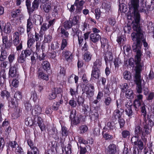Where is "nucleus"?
<instances>
[{
    "label": "nucleus",
    "instance_id": "nucleus-54",
    "mask_svg": "<svg viewBox=\"0 0 154 154\" xmlns=\"http://www.w3.org/2000/svg\"><path fill=\"white\" fill-rule=\"evenodd\" d=\"M56 97V94L55 93L53 90L49 94L48 96V98L50 100H52L54 99Z\"/></svg>",
    "mask_w": 154,
    "mask_h": 154
},
{
    "label": "nucleus",
    "instance_id": "nucleus-56",
    "mask_svg": "<svg viewBox=\"0 0 154 154\" xmlns=\"http://www.w3.org/2000/svg\"><path fill=\"white\" fill-rule=\"evenodd\" d=\"M19 82L18 80L17 79H14L12 81L11 85L14 87L17 88Z\"/></svg>",
    "mask_w": 154,
    "mask_h": 154
},
{
    "label": "nucleus",
    "instance_id": "nucleus-37",
    "mask_svg": "<svg viewBox=\"0 0 154 154\" xmlns=\"http://www.w3.org/2000/svg\"><path fill=\"white\" fill-rule=\"evenodd\" d=\"M101 61L100 59H97L94 63L93 69H99L101 65Z\"/></svg>",
    "mask_w": 154,
    "mask_h": 154
},
{
    "label": "nucleus",
    "instance_id": "nucleus-43",
    "mask_svg": "<svg viewBox=\"0 0 154 154\" xmlns=\"http://www.w3.org/2000/svg\"><path fill=\"white\" fill-rule=\"evenodd\" d=\"M18 62L22 63L24 62L25 60V58L24 57V54L22 53L20 55L17 59Z\"/></svg>",
    "mask_w": 154,
    "mask_h": 154
},
{
    "label": "nucleus",
    "instance_id": "nucleus-20",
    "mask_svg": "<svg viewBox=\"0 0 154 154\" xmlns=\"http://www.w3.org/2000/svg\"><path fill=\"white\" fill-rule=\"evenodd\" d=\"M116 146L114 144H110L107 149V153L109 154H115L116 152Z\"/></svg>",
    "mask_w": 154,
    "mask_h": 154
},
{
    "label": "nucleus",
    "instance_id": "nucleus-28",
    "mask_svg": "<svg viewBox=\"0 0 154 154\" xmlns=\"http://www.w3.org/2000/svg\"><path fill=\"white\" fill-rule=\"evenodd\" d=\"M32 4V7L29 10V14H31L35 10L38 9L39 6L38 0H34Z\"/></svg>",
    "mask_w": 154,
    "mask_h": 154
},
{
    "label": "nucleus",
    "instance_id": "nucleus-3",
    "mask_svg": "<svg viewBox=\"0 0 154 154\" xmlns=\"http://www.w3.org/2000/svg\"><path fill=\"white\" fill-rule=\"evenodd\" d=\"M134 51L137 52V54L135 58L137 67L136 74L137 72L140 73V71L143 66V64L140 63V57L142 55V52L141 51V49H138V48L136 49V51Z\"/></svg>",
    "mask_w": 154,
    "mask_h": 154
},
{
    "label": "nucleus",
    "instance_id": "nucleus-31",
    "mask_svg": "<svg viewBox=\"0 0 154 154\" xmlns=\"http://www.w3.org/2000/svg\"><path fill=\"white\" fill-rule=\"evenodd\" d=\"M92 55L88 51L85 52L83 55V58L84 60L86 62L89 61L91 59Z\"/></svg>",
    "mask_w": 154,
    "mask_h": 154
},
{
    "label": "nucleus",
    "instance_id": "nucleus-11",
    "mask_svg": "<svg viewBox=\"0 0 154 154\" xmlns=\"http://www.w3.org/2000/svg\"><path fill=\"white\" fill-rule=\"evenodd\" d=\"M123 112V110L122 109H120V110L116 109L113 112V116L112 117L113 119V120L114 119L115 120H117L118 119H120Z\"/></svg>",
    "mask_w": 154,
    "mask_h": 154
},
{
    "label": "nucleus",
    "instance_id": "nucleus-27",
    "mask_svg": "<svg viewBox=\"0 0 154 154\" xmlns=\"http://www.w3.org/2000/svg\"><path fill=\"white\" fill-rule=\"evenodd\" d=\"M100 73L99 69H93L92 71L91 77L96 79H98L100 76Z\"/></svg>",
    "mask_w": 154,
    "mask_h": 154
},
{
    "label": "nucleus",
    "instance_id": "nucleus-45",
    "mask_svg": "<svg viewBox=\"0 0 154 154\" xmlns=\"http://www.w3.org/2000/svg\"><path fill=\"white\" fill-rule=\"evenodd\" d=\"M134 106L135 108V110H138L140 106V102L139 100H136L134 101Z\"/></svg>",
    "mask_w": 154,
    "mask_h": 154
},
{
    "label": "nucleus",
    "instance_id": "nucleus-49",
    "mask_svg": "<svg viewBox=\"0 0 154 154\" xmlns=\"http://www.w3.org/2000/svg\"><path fill=\"white\" fill-rule=\"evenodd\" d=\"M11 100L9 102V105L12 108H15L17 106V103L14 99L11 98Z\"/></svg>",
    "mask_w": 154,
    "mask_h": 154
},
{
    "label": "nucleus",
    "instance_id": "nucleus-64",
    "mask_svg": "<svg viewBox=\"0 0 154 154\" xmlns=\"http://www.w3.org/2000/svg\"><path fill=\"white\" fill-rule=\"evenodd\" d=\"M31 98L34 102H36L38 100L37 95L35 92H34L31 96Z\"/></svg>",
    "mask_w": 154,
    "mask_h": 154
},
{
    "label": "nucleus",
    "instance_id": "nucleus-48",
    "mask_svg": "<svg viewBox=\"0 0 154 154\" xmlns=\"http://www.w3.org/2000/svg\"><path fill=\"white\" fill-rule=\"evenodd\" d=\"M77 101L79 106H82L84 103V99L81 96H79L78 97Z\"/></svg>",
    "mask_w": 154,
    "mask_h": 154
},
{
    "label": "nucleus",
    "instance_id": "nucleus-4",
    "mask_svg": "<svg viewBox=\"0 0 154 154\" xmlns=\"http://www.w3.org/2000/svg\"><path fill=\"white\" fill-rule=\"evenodd\" d=\"M69 118L71 120V125H77L80 122L81 117L77 114L75 110H72L70 112Z\"/></svg>",
    "mask_w": 154,
    "mask_h": 154
},
{
    "label": "nucleus",
    "instance_id": "nucleus-16",
    "mask_svg": "<svg viewBox=\"0 0 154 154\" xmlns=\"http://www.w3.org/2000/svg\"><path fill=\"white\" fill-rule=\"evenodd\" d=\"M31 19L30 17L27 20L26 24V32L27 35L32 34L31 33V31L32 29L33 25L31 21Z\"/></svg>",
    "mask_w": 154,
    "mask_h": 154
},
{
    "label": "nucleus",
    "instance_id": "nucleus-9",
    "mask_svg": "<svg viewBox=\"0 0 154 154\" xmlns=\"http://www.w3.org/2000/svg\"><path fill=\"white\" fill-rule=\"evenodd\" d=\"M17 64H15L13 66H11L9 69V77H18V75L17 74Z\"/></svg>",
    "mask_w": 154,
    "mask_h": 154
},
{
    "label": "nucleus",
    "instance_id": "nucleus-55",
    "mask_svg": "<svg viewBox=\"0 0 154 154\" xmlns=\"http://www.w3.org/2000/svg\"><path fill=\"white\" fill-rule=\"evenodd\" d=\"M130 135V133L128 131L124 130L122 132V136L123 138H125L129 137Z\"/></svg>",
    "mask_w": 154,
    "mask_h": 154
},
{
    "label": "nucleus",
    "instance_id": "nucleus-12",
    "mask_svg": "<svg viewBox=\"0 0 154 154\" xmlns=\"http://www.w3.org/2000/svg\"><path fill=\"white\" fill-rule=\"evenodd\" d=\"M89 38L92 42L96 43L101 38V36L99 34L91 33L89 35Z\"/></svg>",
    "mask_w": 154,
    "mask_h": 154
},
{
    "label": "nucleus",
    "instance_id": "nucleus-19",
    "mask_svg": "<svg viewBox=\"0 0 154 154\" xmlns=\"http://www.w3.org/2000/svg\"><path fill=\"white\" fill-rule=\"evenodd\" d=\"M42 107L38 105H35L34 109L32 110V113L35 116L41 114Z\"/></svg>",
    "mask_w": 154,
    "mask_h": 154
},
{
    "label": "nucleus",
    "instance_id": "nucleus-5",
    "mask_svg": "<svg viewBox=\"0 0 154 154\" xmlns=\"http://www.w3.org/2000/svg\"><path fill=\"white\" fill-rule=\"evenodd\" d=\"M134 80L137 85L136 88L137 92L139 93H141L142 90L141 85L142 79L140 76V74L138 72H137L135 74Z\"/></svg>",
    "mask_w": 154,
    "mask_h": 154
},
{
    "label": "nucleus",
    "instance_id": "nucleus-34",
    "mask_svg": "<svg viewBox=\"0 0 154 154\" xmlns=\"http://www.w3.org/2000/svg\"><path fill=\"white\" fill-rule=\"evenodd\" d=\"M126 97L128 99H132L134 97L133 91L131 89H128L126 91Z\"/></svg>",
    "mask_w": 154,
    "mask_h": 154
},
{
    "label": "nucleus",
    "instance_id": "nucleus-41",
    "mask_svg": "<svg viewBox=\"0 0 154 154\" xmlns=\"http://www.w3.org/2000/svg\"><path fill=\"white\" fill-rule=\"evenodd\" d=\"M61 134L63 136L66 137L69 134V131L65 127H62Z\"/></svg>",
    "mask_w": 154,
    "mask_h": 154
},
{
    "label": "nucleus",
    "instance_id": "nucleus-36",
    "mask_svg": "<svg viewBox=\"0 0 154 154\" xmlns=\"http://www.w3.org/2000/svg\"><path fill=\"white\" fill-rule=\"evenodd\" d=\"M1 95L3 98L6 97L8 100H10V93L6 91H3L1 93Z\"/></svg>",
    "mask_w": 154,
    "mask_h": 154
},
{
    "label": "nucleus",
    "instance_id": "nucleus-17",
    "mask_svg": "<svg viewBox=\"0 0 154 154\" xmlns=\"http://www.w3.org/2000/svg\"><path fill=\"white\" fill-rule=\"evenodd\" d=\"M27 35V47L30 48L33 45L35 42V40L33 38V35L32 34L29 35L28 34V35Z\"/></svg>",
    "mask_w": 154,
    "mask_h": 154
},
{
    "label": "nucleus",
    "instance_id": "nucleus-42",
    "mask_svg": "<svg viewBox=\"0 0 154 154\" xmlns=\"http://www.w3.org/2000/svg\"><path fill=\"white\" fill-rule=\"evenodd\" d=\"M66 71L64 68H61L58 73V77L60 78H63L65 75Z\"/></svg>",
    "mask_w": 154,
    "mask_h": 154
},
{
    "label": "nucleus",
    "instance_id": "nucleus-46",
    "mask_svg": "<svg viewBox=\"0 0 154 154\" xmlns=\"http://www.w3.org/2000/svg\"><path fill=\"white\" fill-rule=\"evenodd\" d=\"M100 42L102 48H104L105 46H107L108 41L106 39L103 38H100Z\"/></svg>",
    "mask_w": 154,
    "mask_h": 154
},
{
    "label": "nucleus",
    "instance_id": "nucleus-44",
    "mask_svg": "<svg viewBox=\"0 0 154 154\" xmlns=\"http://www.w3.org/2000/svg\"><path fill=\"white\" fill-rule=\"evenodd\" d=\"M128 85L126 83H124L123 84L120 85V88L122 92H124L127 90V89L128 88Z\"/></svg>",
    "mask_w": 154,
    "mask_h": 154
},
{
    "label": "nucleus",
    "instance_id": "nucleus-52",
    "mask_svg": "<svg viewBox=\"0 0 154 154\" xmlns=\"http://www.w3.org/2000/svg\"><path fill=\"white\" fill-rule=\"evenodd\" d=\"M139 136L136 135L132 137L131 140V141L132 143H134V145H137V142L138 141V137Z\"/></svg>",
    "mask_w": 154,
    "mask_h": 154
},
{
    "label": "nucleus",
    "instance_id": "nucleus-63",
    "mask_svg": "<svg viewBox=\"0 0 154 154\" xmlns=\"http://www.w3.org/2000/svg\"><path fill=\"white\" fill-rule=\"evenodd\" d=\"M112 100L110 97H107L105 99L104 103L106 106L109 105L111 102Z\"/></svg>",
    "mask_w": 154,
    "mask_h": 154
},
{
    "label": "nucleus",
    "instance_id": "nucleus-2",
    "mask_svg": "<svg viewBox=\"0 0 154 154\" xmlns=\"http://www.w3.org/2000/svg\"><path fill=\"white\" fill-rule=\"evenodd\" d=\"M19 34L17 32H16L13 34V43L14 45L16 46L17 51L21 50L22 48V43L20 41Z\"/></svg>",
    "mask_w": 154,
    "mask_h": 154
},
{
    "label": "nucleus",
    "instance_id": "nucleus-15",
    "mask_svg": "<svg viewBox=\"0 0 154 154\" xmlns=\"http://www.w3.org/2000/svg\"><path fill=\"white\" fill-rule=\"evenodd\" d=\"M38 126L40 128L42 131H43L45 129V125L44 124L43 120L40 116H38L36 121Z\"/></svg>",
    "mask_w": 154,
    "mask_h": 154
},
{
    "label": "nucleus",
    "instance_id": "nucleus-60",
    "mask_svg": "<svg viewBox=\"0 0 154 154\" xmlns=\"http://www.w3.org/2000/svg\"><path fill=\"white\" fill-rule=\"evenodd\" d=\"M118 122L120 125V128H122L124 127L125 124V120L123 119L120 118L119 119Z\"/></svg>",
    "mask_w": 154,
    "mask_h": 154
},
{
    "label": "nucleus",
    "instance_id": "nucleus-10",
    "mask_svg": "<svg viewBox=\"0 0 154 154\" xmlns=\"http://www.w3.org/2000/svg\"><path fill=\"white\" fill-rule=\"evenodd\" d=\"M153 126H150L149 125H145L143 127L144 131H143L142 136L143 137H147L149 135H150L151 132L152 127Z\"/></svg>",
    "mask_w": 154,
    "mask_h": 154
},
{
    "label": "nucleus",
    "instance_id": "nucleus-7",
    "mask_svg": "<svg viewBox=\"0 0 154 154\" xmlns=\"http://www.w3.org/2000/svg\"><path fill=\"white\" fill-rule=\"evenodd\" d=\"M84 3L85 2L84 1H79V0H75L74 3V5L76 7L75 11V14H79L81 13Z\"/></svg>",
    "mask_w": 154,
    "mask_h": 154
},
{
    "label": "nucleus",
    "instance_id": "nucleus-53",
    "mask_svg": "<svg viewBox=\"0 0 154 154\" xmlns=\"http://www.w3.org/2000/svg\"><path fill=\"white\" fill-rule=\"evenodd\" d=\"M25 123L26 125L31 126L33 124L32 119L30 117L26 119Z\"/></svg>",
    "mask_w": 154,
    "mask_h": 154
},
{
    "label": "nucleus",
    "instance_id": "nucleus-23",
    "mask_svg": "<svg viewBox=\"0 0 154 154\" xmlns=\"http://www.w3.org/2000/svg\"><path fill=\"white\" fill-rule=\"evenodd\" d=\"M28 144L32 150H33L34 154H38L39 151L37 148L34 146L31 140L29 139L27 141Z\"/></svg>",
    "mask_w": 154,
    "mask_h": 154
},
{
    "label": "nucleus",
    "instance_id": "nucleus-33",
    "mask_svg": "<svg viewBox=\"0 0 154 154\" xmlns=\"http://www.w3.org/2000/svg\"><path fill=\"white\" fill-rule=\"evenodd\" d=\"M125 111L129 118H131L133 117H134L135 116V114L133 112L132 109H125Z\"/></svg>",
    "mask_w": 154,
    "mask_h": 154
},
{
    "label": "nucleus",
    "instance_id": "nucleus-40",
    "mask_svg": "<svg viewBox=\"0 0 154 154\" xmlns=\"http://www.w3.org/2000/svg\"><path fill=\"white\" fill-rule=\"evenodd\" d=\"M123 76L124 79L127 80H130L131 78V74L127 71H126L124 72Z\"/></svg>",
    "mask_w": 154,
    "mask_h": 154
},
{
    "label": "nucleus",
    "instance_id": "nucleus-38",
    "mask_svg": "<svg viewBox=\"0 0 154 154\" xmlns=\"http://www.w3.org/2000/svg\"><path fill=\"white\" fill-rule=\"evenodd\" d=\"M114 64L115 68H118L121 64V60L119 58H116L114 59Z\"/></svg>",
    "mask_w": 154,
    "mask_h": 154
},
{
    "label": "nucleus",
    "instance_id": "nucleus-39",
    "mask_svg": "<svg viewBox=\"0 0 154 154\" xmlns=\"http://www.w3.org/2000/svg\"><path fill=\"white\" fill-rule=\"evenodd\" d=\"M63 26L66 29H69L71 28L72 25L71 23L69 20H66L63 24Z\"/></svg>",
    "mask_w": 154,
    "mask_h": 154
},
{
    "label": "nucleus",
    "instance_id": "nucleus-35",
    "mask_svg": "<svg viewBox=\"0 0 154 154\" xmlns=\"http://www.w3.org/2000/svg\"><path fill=\"white\" fill-rule=\"evenodd\" d=\"M20 10L19 9H17L11 12V16L12 17L15 18L18 17L20 14Z\"/></svg>",
    "mask_w": 154,
    "mask_h": 154
},
{
    "label": "nucleus",
    "instance_id": "nucleus-13",
    "mask_svg": "<svg viewBox=\"0 0 154 154\" xmlns=\"http://www.w3.org/2000/svg\"><path fill=\"white\" fill-rule=\"evenodd\" d=\"M114 129L115 126L114 122H109L103 128V132H106L107 130H113Z\"/></svg>",
    "mask_w": 154,
    "mask_h": 154
},
{
    "label": "nucleus",
    "instance_id": "nucleus-6",
    "mask_svg": "<svg viewBox=\"0 0 154 154\" xmlns=\"http://www.w3.org/2000/svg\"><path fill=\"white\" fill-rule=\"evenodd\" d=\"M132 0H131L130 2L129 3V8L130 9H133L134 12V15H135V11H134V8L131 7H130L129 6V4L131 3V2ZM138 1V6L137 8V11H136L137 12L139 15V17H140V14L138 12V8L139 7V0H137ZM144 0H140V6L139 7V11H140L141 12H146V9L145 8L146 7V5L145 4H144L143 2H144ZM133 21H134V20Z\"/></svg>",
    "mask_w": 154,
    "mask_h": 154
},
{
    "label": "nucleus",
    "instance_id": "nucleus-26",
    "mask_svg": "<svg viewBox=\"0 0 154 154\" xmlns=\"http://www.w3.org/2000/svg\"><path fill=\"white\" fill-rule=\"evenodd\" d=\"M79 16L76 15L73 17L71 16L69 20L72 25H76L79 23Z\"/></svg>",
    "mask_w": 154,
    "mask_h": 154
},
{
    "label": "nucleus",
    "instance_id": "nucleus-57",
    "mask_svg": "<svg viewBox=\"0 0 154 154\" xmlns=\"http://www.w3.org/2000/svg\"><path fill=\"white\" fill-rule=\"evenodd\" d=\"M15 152L17 154H23V151L22 148L18 146L16 149H15Z\"/></svg>",
    "mask_w": 154,
    "mask_h": 154
},
{
    "label": "nucleus",
    "instance_id": "nucleus-47",
    "mask_svg": "<svg viewBox=\"0 0 154 154\" xmlns=\"http://www.w3.org/2000/svg\"><path fill=\"white\" fill-rule=\"evenodd\" d=\"M14 97L17 100H20L22 97L21 93L19 91H17L15 93Z\"/></svg>",
    "mask_w": 154,
    "mask_h": 154
},
{
    "label": "nucleus",
    "instance_id": "nucleus-1",
    "mask_svg": "<svg viewBox=\"0 0 154 154\" xmlns=\"http://www.w3.org/2000/svg\"><path fill=\"white\" fill-rule=\"evenodd\" d=\"M130 7L134 8L135 11L134 21L132 22V28L136 32H133L131 34L132 40L135 42L132 46L133 51H136V49H141L142 45L141 40L144 38L143 35L140 24V17L139 14L136 11L138 6L137 0H132L129 4Z\"/></svg>",
    "mask_w": 154,
    "mask_h": 154
},
{
    "label": "nucleus",
    "instance_id": "nucleus-61",
    "mask_svg": "<svg viewBox=\"0 0 154 154\" xmlns=\"http://www.w3.org/2000/svg\"><path fill=\"white\" fill-rule=\"evenodd\" d=\"M80 129L81 133L82 134L86 132L88 130V128L87 126L85 125H82L80 127Z\"/></svg>",
    "mask_w": 154,
    "mask_h": 154
},
{
    "label": "nucleus",
    "instance_id": "nucleus-29",
    "mask_svg": "<svg viewBox=\"0 0 154 154\" xmlns=\"http://www.w3.org/2000/svg\"><path fill=\"white\" fill-rule=\"evenodd\" d=\"M5 48L2 49L0 56V61H3L7 57L8 54Z\"/></svg>",
    "mask_w": 154,
    "mask_h": 154
},
{
    "label": "nucleus",
    "instance_id": "nucleus-50",
    "mask_svg": "<svg viewBox=\"0 0 154 154\" xmlns=\"http://www.w3.org/2000/svg\"><path fill=\"white\" fill-rule=\"evenodd\" d=\"M82 34V32H80V34L79 33V34L78 35L79 44V45L80 46L81 45H82L84 40V37L82 36V35H81V34Z\"/></svg>",
    "mask_w": 154,
    "mask_h": 154
},
{
    "label": "nucleus",
    "instance_id": "nucleus-24",
    "mask_svg": "<svg viewBox=\"0 0 154 154\" xmlns=\"http://www.w3.org/2000/svg\"><path fill=\"white\" fill-rule=\"evenodd\" d=\"M58 32L61 34L62 37L67 38L69 37V33L63 28L59 27L58 29Z\"/></svg>",
    "mask_w": 154,
    "mask_h": 154
},
{
    "label": "nucleus",
    "instance_id": "nucleus-59",
    "mask_svg": "<svg viewBox=\"0 0 154 154\" xmlns=\"http://www.w3.org/2000/svg\"><path fill=\"white\" fill-rule=\"evenodd\" d=\"M52 131L53 132L52 133V135L53 137L55 139H59V136L58 135V132L57 130L56 129H52Z\"/></svg>",
    "mask_w": 154,
    "mask_h": 154
},
{
    "label": "nucleus",
    "instance_id": "nucleus-18",
    "mask_svg": "<svg viewBox=\"0 0 154 154\" xmlns=\"http://www.w3.org/2000/svg\"><path fill=\"white\" fill-rule=\"evenodd\" d=\"M38 79L46 81L48 80V75L45 74L42 71L39 70L38 72Z\"/></svg>",
    "mask_w": 154,
    "mask_h": 154
},
{
    "label": "nucleus",
    "instance_id": "nucleus-14",
    "mask_svg": "<svg viewBox=\"0 0 154 154\" xmlns=\"http://www.w3.org/2000/svg\"><path fill=\"white\" fill-rule=\"evenodd\" d=\"M6 73L5 70H2L0 73V85L1 86H3L5 84Z\"/></svg>",
    "mask_w": 154,
    "mask_h": 154
},
{
    "label": "nucleus",
    "instance_id": "nucleus-58",
    "mask_svg": "<svg viewBox=\"0 0 154 154\" xmlns=\"http://www.w3.org/2000/svg\"><path fill=\"white\" fill-rule=\"evenodd\" d=\"M67 45V41L66 39L63 38L62 40L61 45V49L62 50H63L64 48L66 47Z\"/></svg>",
    "mask_w": 154,
    "mask_h": 154
},
{
    "label": "nucleus",
    "instance_id": "nucleus-62",
    "mask_svg": "<svg viewBox=\"0 0 154 154\" xmlns=\"http://www.w3.org/2000/svg\"><path fill=\"white\" fill-rule=\"evenodd\" d=\"M25 109L27 111L31 110L32 108V106L30 103L27 102H26L25 103Z\"/></svg>",
    "mask_w": 154,
    "mask_h": 154
},
{
    "label": "nucleus",
    "instance_id": "nucleus-51",
    "mask_svg": "<svg viewBox=\"0 0 154 154\" xmlns=\"http://www.w3.org/2000/svg\"><path fill=\"white\" fill-rule=\"evenodd\" d=\"M52 39V36L50 35H45L44 41L45 43H49L51 41Z\"/></svg>",
    "mask_w": 154,
    "mask_h": 154
},
{
    "label": "nucleus",
    "instance_id": "nucleus-22",
    "mask_svg": "<svg viewBox=\"0 0 154 154\" xmlns=\"http://www.w3.org/2000/svg\"><path fill=\"white\" fill-rule=\"evenodd\" d=\"M42 8L43 11L45 13H48L51 11L52 6L50 3H47L43 5Z\"/></svg>",
    "mask_w": 154,
    "mask_h": 154
},
{
    "label": "nucleus",
    "instance_id": "nucleus-25",
    "mask_svg": "<svg viewBox=\"0 0 154 154\" xmlns=\"http://www.w3.org/2000/svg\"><path fill=\"white\" fill-rule=\"evenodd\" d=\"M3 31L5 33H9L11 31L12 27L10 23H8L3 25Z\"/></svg>",
    "mask_w": 154,
    "mask_h": 154
},
{
    "label": "nucleus",
    "instance_id": "nucleus-32",
    "mask_svg": "<svg viewBox=\"0 0 154 154\" xmlns=\"http://www.w3.org/2000/svg\"><path fill=\"white\" fill-rule=\"evenodd\" d=\"M42 68L46 71H47L50 69V64L47 61H43L42 63Z\"/></svg>",
    "mask_w": 154,
    "mask_h": 154
},
{
    "label": "nucleus",
    "instance_id": "nucleus-30",
    "mask_svg": "<svg viewBox=\"0 0 154 154\" xmlns=\"http://www.w3.org/2000/svg\"><path fill=\"white\" fill-rule=\"evenodd\" d=\"M134 132L135 135L139 136L141 134L142 135L143 131L142 128L141 127V125H139L136 126Z\"/></svg>",
    "mask_w": 154,
    "mask_h": 154
},
{
    "label": "nucleus",
    "instance_id": "nucleus-21",
    "mask_svg": "<svg viewBox=\"0 0 154 154\" xmlns=\"http://www.w3.org/2000/svg\"><path fill=\"white\" fill-rule=\"evenodd\" d=\"M64 55L66 61L70 62L73 59L72 53L70 51H66L64 52Z\"/></svg>",
    "mask_w": 154,
    "mask_h": 154
},
{
    "label": "nucleus",
    "instance_id": "nucleus-8",
    "mask_svg": "<svg viewBox=\"0 0 154 154\" xmlns=\"http://www.w3.org/2000/svg\"><path fill=\"white\" fill-rule=\"evenodd\" d=\"M86 89H87L86 91L87 97H89L93 96L94 92V86L91 84H87L86 86Z\"/></svg>",
    "mask_w": 154,
    "mask_h": 154
}]
</instances>
